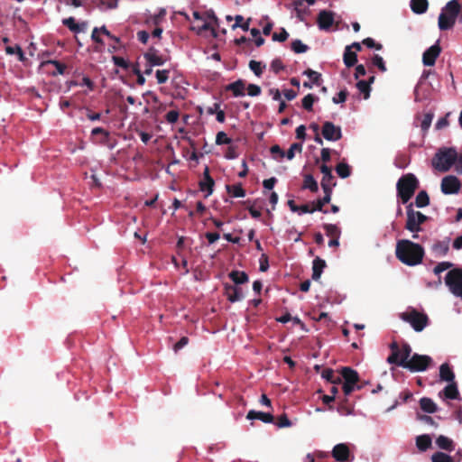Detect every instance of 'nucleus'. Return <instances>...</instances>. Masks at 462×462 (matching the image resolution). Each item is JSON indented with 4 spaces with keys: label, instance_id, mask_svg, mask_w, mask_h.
I'll list each match as a JSON object with an SVG mask.
<instances>
[{
    "label": "nucleus",
    "instance_id": "obj_8",
    "mask_svg": "<svg viewBox=\"0 0 462 462\" xmlns=\"http://www.w3.org/2000/svg\"><path fill=\"white\" fill-rule=\"evenodd\" d=\"M344 379L343 392L345 396L352 393L355 389H361V386L357 385L359 382L358 373L351 367L346 366L341 370V380Z\"/></svg>",
    "mask_w": 462,
    "mask_h": 462
},
{
    "label": "nucleus",
    "instance_id": "obj_57",
    "mask_svg": "<svg viewBox=\"0 0 462 462\" xmlns=\"http://www.w3.org/2000/svg\"><path fill=\"white\" fill-rule=\"evenodd\" d=\"M246 90L247 94L251 97H256L261 94V88L255 84H249Z\"/></svg>",
    "mask_w": 462,
    "mask_h": 462
},
{
    "label": "nucleus",
    "instance_id": "obj_12",
    "mask_svg": "<svg viewBox=\"0 0 462 462\" xmlns=\"http://www.w3.org/2000/svg\"><path fill=\"white\" fill-rule=\"evenodd\" d=\"M322 135L328 141H337L342 137L341 128L331 122H325L322 126Z\"/></svg>",
    "mask_w": 462,
    "mask_h": 462
},
{
    "label": "nucleus",
    "instance_id": "obj_30",
    "mask_svg": "<svg viewBox=\"0 0 462 462\" xmlns=\"http://www.w3.org/2000/svg\"><path fill=\"white\" fill-rule=\"evenodd\" d=\"M420 409L428 413H434L437 411V404L428 397H423L420 400Z\"/></svg>",
    "mask_w": 462,
    "mask_h": 462
},
{
    "label": "nucleus",
    "instance_id": "obj_53",
    "mask_svg": "<svg viewBox=\"0 0 462 462\" xmlns=\"http://www.w3.org/2000/svg\"><path fill=\"white\" fill-rule=\"evenodd\" d=\"M170 71L167 69H158L156 71V79L159 84L165 83L169 79Z\"/></svg>",
    "mask_w": 462,
    "mask_h": 462
},
{
    "label": "nucleus",
    "instance_id": "obj_63",
    "mask_svg": "<svg viewBox=\"0 0 462 462\" xmlns=\"http://www.w3.org/2000/svg\"><path fill=\"white\" fill-rule=\"evenodd\" d=\"M269 268L268 257L266 254H262L260 258V271L266 272Z\"/></svg>",
    "mask_w": 462,
    "mask_h": 462
},
{
    "label": "nucleus",
    "instance_id": "obj_14",
    "mask_svg": "<svg viewBox=\"0 0 462 462\" xmlns=\"http://www.w3.org/2000/svg\"><path fill=\"white\" fill-rule=\"evenodd\" d=\"M334 23V14L330 11L322 10L319 13L317 23L320 30H328Z\"/></svg>",
    "mask_w": 462,
    "mask_h": 462
},
{
    "label": "nucleus",
    "instance_id": "obj_25",
    "mask_svg": "<svg viewBox=\"0 0 462 462\" xmlns=\"http://www.w3.org/2000/svg\"><path fill=\"white\" fill-rule=\"evenodd\" d=\"M436 444L439 448L446 451H453L455 449L454 441L444 435H439L436 439Z\"/></svg>",
    "mask_w": 462,
    "mask_h": 462
},
{
    "label": "nucleus",
    "instance_id": "obj_36",
    "mask_svg": "<svg viewBox=\"0 0 462 462\" xmlns=\"http://www.w3.org/2000/svg\"><path fill=\"white\" fill-rule=\"evenodd\" d=\"M303 75H306L314 85L319 86L322 82L321 74L311 69H306Z\"/></svg>",
    "mask_w": 462,
    "mask_h": 462
},
{
    "label": "nucleus",
    "instance_id": "obj_31",
    "mask_svg": "<svg viewBox=\"0 0 462 462\" xmlns=\"http://www.w3.org/2000/svg\"><path fill=\"white\" fill-rule=\"evenodd\" d=\"M303 5V0L293 1V6L296 12V16L300 21H304L305 15L309 14V9L304 7Z\"/></svg>",
    "mask_w": 462,
    "mask_h": 462
},
{
    "label": "nucleus",
    "instance_id": "obj_46",
    "mask_svg": "<svg viewBox=\"0 0 462 462\" xmlns=\"http://www.w3.org/2000/svg\"><path fill=\"white\" fill-rule=\"evenodd\" d=\"M301 152L302 144L300 143H294L291 145L290 149L285 152V157L288 160H292L295 156V152Z\"/></svg>",
    "mask_w": 462,
    "mask_h": 462
},
{
    "label": "nucleus",
    "instance_id": "obj_55",
    "mask_svg": "<svg viewBox=\"0 0 462 462\" xmlns=\"http://www.w3.org/2000/svg\"><path fill=\"white\" fill-rule=\"evenodd\" d=\"M216 143L217 144H228L231 143V139L224 132H219L217 134Z\"/></svg>",
    "mask_w": 462,
    "mask_h": 462
},
{
    "label": "nucleus",
    "instance_id": "obj_20",
    "mask_svg": "<svg viewBox=\"0 0 462 462\" xmlns=\"http://www.w3.org/2000/svg\"><path fill=\"white\" fill-rule=\"evenodd\" d=\"M431 250L435 256H445L449 250V238H446L442 241H437L432 245Z\"/></svg>",
    "mask_w": 462,
    "mask_h": 462
},
{
    "label": "nucleus",
    "instance_id": "obj_3",
    "mask_svg": "<svg viewBox=\"0 0 462 462\" xmlns=\"http://www.w3.org/2000/svg\"><path fill=\"white\" fill-rule=\"evenodd\" d=\"M460 14V3L458 0H450L441 9L439 15L438 25L440 31H448L453 28Z\"/></svg>",
    "mask_w": 462,
    "mask_h": 462
},
{
    "label": "nucleus",
    "instance_id": "obj_5",
    "mask_svg": "<svg viewBox=\"0 0 462 462\" xmlns=\"http://www.w3.org/2000/svg\"><path fill=\"white\" fill-rule=\"evenodd\" d=\"M457 159V152L454 148L439 150L432 159L435 169L441 172L448 171Z\"/></svg>",
    "mask_w": 462,
    "mask_h": 462
},
{
    "label": "nucleus",
    "instance_id": "obj_27",
    "mask_svg": "<svg viewBox=\"0 0 462 462\" xmlns=\"http://www.w3.org/2000/svg\"><path fill=\"white\" fill-rule=\"evenodd\" d=\"M445 398L449 400H456L459 398V392L456 382L448 383V384L442 391Z\"/></svg>",
    "mask_w": 462,
    "mask_h": 462
},
{
    "label": "nucleus",
    "instance_id": "obj_28",
    "mask_svg": "<svg viewBox=\"0 0 462 462\" xmlns=\"http://www.w3.org/2000/svg\"><path fill=\"white\" fill-rule=\"evenodd\" d=\"M343 61L347 68H351L357 62V55L355 51H351L350 46L345 48Z\"/></svg>",
    "mask_w": 462,
    "mask_h": 462
},
{
    "label": "nucleus",
    "instance_id": "obj_43",
    "mask_svg": "<svg viewBox=\"0 0 462 462\" xmlns=\"http://www.w3.org/2000/svg\"><path fill=\"white\" fill-rule=\"evenodd\" d=\"M356 88L364 95V98L367 99L370 97L371 87L368 85V82L365 80H359L356 83Z\"/></svg>",
    "mask_w": 462,
    "mask_h": 462
},
{
    "label": "nucleus",
    "instance_id": "obj_51",
    "mask_svg": "<svg viewBox=\"0 0 462 462\" xmlns=\"http://www.w3.org/2000/svg\"><path fill=\"white\" fill-rule=\"evenodd\" d=\"M285 69L284 65L282 64V61L280 58H276L273 60L271 62V69L275 73L278 74L281 70H283Z\"/></svg>",
    "mask_w": 462,
    "mask_h": 462
},
{
    "label": "nucleus",
    "instance_id": "obj_48",
    "mask_svg": "<svg viewBox=\"0 0 462 462\" xmlns=\"http://www.w3.org/2000/svg\"><path fill=\"white\" fill-rule=\"evenodd\" d=\"M270 152L275 160H282L285 157V152L278 144L273 145Z\"/></svg>",
    "mask_w": 462,
    "mask_h": 462
},
{
    "label": "nucleus",
    "instance_id": "obj_23",
    "mask_svg": "<svg viewBox=\"0 0 462 462\" xmlns=\"http://www.w3.org/2000/svg\"><path fill=\"white\" fill-rule=\"evenodd\" d=\"M325 267H326V262L323 259L317 257L313 260L312 279L314 281L319 280L321 273Z\"/></svg>",
    "mask_w": 462,
    "mask_h": 462
},
{
    "label": "nucleus",
    "instance_id": "obj_29",
    "mask_svg": "<svg viewBox=\"0 0 462 462\" xmlns=\"http://www.w3.org/2000/svg\"><path fill=\"white\" fill-rule=\"evenodd\" d=\"M428 6V0H411V8L415 14H424L427 11Z\"/></svg>",
    "mask_w": 462,
    "mask_h": 462
},
{
    "label": "nucleus",
    "instance_id": "obj_24",
    "mask_svg": "<svg viewBox=\"0 0 462 462\" xmlns=\"http://www.w3.org/2000/svg\"><path fill=\"white\" fill-rule=\"evenodd\" d=\"M228 277L235 283L234 285H240L246 283L249 281L247 273L242 271L234 270L228 273Z\"/></svg>",
    "mask_w": 462,
    "mask_h": 462
},
{
    "label": "nucleus",
    "instance_id": "obj_11",
    "mask_svg": "<svg viewBox=\"0 0 462 462\" xmlns=\"http://www.w3.org/2000/svg\"><path fill=\"white\" fill-rule=\"evenodd\" d=\"M461 183L459 180L453 175L446 176L441 180L440 189L446 195L457 194L460 190Z\"/></svg>",
    "mask_w": 462,
    "mask_h": 462
},
{
    "label": "nucleus",
    "instance_id": "obj_15",
    "mask_svg": "<svg viewBox=\"0 0 462 462\" xmlns=\"http://www.w3.org/2000/svg\"><path fill=\"white\" fill-rule=\"evenodd\" d=\"M225 295L230 302H236L244 298L243 290L233 284H225Z\"/></svg>",
    "mask_w": 462,
    "mask_h": 462
},
{
    "label": "nucleus",
    "instance_id": "obj_40",
    "mask_svg": "<svg viewBox=\"0 0 462 462\" xmlns=\"http://www.w3.org/2000/svg\"><path fill=\"white\" fill-rule=\"evenodd\" d=\"M453 266V263H450V262H441L439 263H438L435 267H434V273L436 275H439L442 272L446 271V270H448L449 268H451ZM439 283H441V278L440 276H439V281H438Z\"/></svg>",
    "mask_w": 462,
    "mask_h": 462
},
{
    "label": "nucleus",
    "instance_id": "obj_16",
    "mask_svg": "<svg viewBox=\"0 0 462 462\" xmlns=\"http://www.w3.org/2000/svg\"><path fill=\"white\" fill-rule=\"evenodd\" d=\"M215 181L209 174V169L208 166L205 167L203 172V180L199 181V189L201 191H206V197H208L213 192Z\"/></svg>",
    "mask_w": 462,
    "mask_h": 462
},
{
    "label": "nucleus",
    "instance_id": "obj_13",
    "mask_svg": "<svg viewBox=\"0 0 462 462\" xmlns=\"http://www.w3.org/2000/svg\"><path fill=\"white\" fill-rule=\"evenodd\" d=\"M441 52V48L439 46V42H437L434 45L430 46L427 49L422 55V62L425 66H433L436 62L437 58L439 56Z\"/></svg>",
    "mask_w": 462,
    "mask_h": 462
},
{
    "label": "nucleus",
    "instance_id": "obj_10",
    "mask_svg": "<svg viewBox=\"0 0 462 462\" xmlns=\"http://www.w3.org/2000/svg\"><path fill=\"white\" fill-rule=\"evenodd\" d=\"M433 364V360L430 356L413 354L409 362L405 365V369L411 373L426 371Z\"/></svg>",
    "mask_w": 462,
    "mask_h": 462
},
{
    "label": "nucleus",
    "instance_id": "obj_33",
    "mask_svg": "<svg viewBox=\"0 0 462 462\" xmlns=\"http://www.w3.org/2000/svg\"><path fill=\"white\" fill-rule=\"evenodd\" d=\"M417 208H425L430 205V197L426 190H420L415 199Z\"/></svg>",
    "mask_w": 462,
    "mask_h": 462
},
{
    "label": "nucleus",
    "instance_id": "obj_21",
    "mask_svg": "<svg viewBox=\"0 0 462 462\" xmlns=\"http://www.w3.org/2000/svg\"><path fill=\"white\" fill-rule=\"evenodd\" d=\"M226 91L233 93L235 97L245 96V83L242 79H238L226 87Z\"/></svg>",
    "mask_w": 462,
    "mask_h": 462
},
{
    "label": "nucleus",
    "instance_id": "obj_62",
    "mask_svg": "<svg viewBox=\"0 0 462 462\" xmlns=\"http://www.w3.org/2000/svg\"><path fill=\"white\" fill-rule=\"evenodd\" d=\"M189 343V337H182L174 346H173V350L175 352H178L179 350H180L182 347H184L185 346H187Z\"/></svg>",
    "mask_w": 462,
    "mask_h": 462
},
{
    "label": "nucleus",
    "instance_id": "obj_56",
    "mask_svg": "<svg viewBox=\"0 0 462 462\" xmlns=\"http://www.w3.org/2000/svg\"><path fill=\"white\" fill-rule=\"evenodd\" d=\"M62 23L73 32L78 29V23H76L74 17L66 18Z\"/></svg>",
    "mask_w": 462,
    "mask_h": 462
},
{
    "label": "nucleus",
    "instance_id": "obj_58",
    "mask_svg": "<svg viewBox=\"0 0 462 462\" xmlns=\"http://www.w3.org/2000/svg\"><path fill=\"white\" fill-rule=\"evenodd\" d=\"M348 92L346 89L340 90L336 97H333V102L336 104L343 103L347 97Z\"/></svg>",
    "mask_w": 462,
    "mask_h": 462
},
{
    "label": "nucleus",
    "instance_id": "obj_38",
    "mask_svg": "<svg viewBox=\"0 0 462 462\" xmlns=\"http://www.w3.org/2000/svg\"><path fill=\"white\" fill-rule=\"evenodd\" d=\"M323 228L326 231V235L328 236L334 237H340L341 231L338 226L333 224H324Z\"/></svg>",
    "mask_w": 462,
    "mask_h": 462
},
{
    "label": "nucleus",
    "instance_id": "obj_9",
    "mask_svg": "<svg viewBox=\"0 0 462 462\" xmlns=\"http://www.w3.org/2000/svg\"><path fill=\"white\" fill-rule=\"evenodd\" d=\"M445 283L452 294L462 298V269L450 270L445 277Z\"/></svg>",
    "mask_w": 462,
    "mask_h": 462
},
{
    "label": "nucleus",
    "instance_id": "obj_42",
    "mask_svg": "<svg viewBox=\"0 0 462 462\" xmlns=\"http://www.w3.org/2000/svg\"><path fill=\"white\" fill-rule=\"evenodd\" d=\"M249 68L257 77H260L263 74V69H265V64L253 60L249 62Z\"/></svg>",
    "mask_w": 462,
    "mask_h": 462
},
{
    "label": "nucleus",
    "instance_id": "obj_54",
    "mask_svg": "<svg viewBox=\"0 0 462 462\" xmlns=\"http://www.w3.org/2000/svg\"><path fill=\"white\" fill-rule=\"evenodd\" d=\"M113 62L116 66L120 67L122 69H128V62L120 56H113L112 57Z\"/></svg>",
    "mask_w": 462,
    "mask_h": 462
},
{
    "label": "nucleus",
    "instance_id": "obj_50",
    "mask_svg": "<svg viewBox=\"0 0 462 462\" xmlns=\"http://www.w3.org/2000/svg\"><path fill=\"white\" fill-rule=\"evenodd\" d=\"M91 134L93 136L100 135L101 136L100 142H102V143H106L109 136V133L101 127L93 128L91 131Z\"/></svg>",
    "mask_w": 462,
    "mask_h": 462
},
{
    "label": "nucleus",
    "instance_id": "obj_49",
    "mask_svg": "<svg viewBox=\"0 0 462 462\" xmlns=\"http://www.w3.org/2000/svg\"><path fill=\"white\" fill-rule=\"evenodd\" d=\"M372 64L377 67L382 72H385L387 70L383 59L378 54L374 55Z\"/></svg>",
    "mask_w": 462,
    "mask_h": 462
},
{
    "label": "nucleus",
    "instance_id": "obj_47",
    "mask_svg": "<svg viewBox=\"0 0 462 462\" xmlns=\"http://www.w3.org/2000/svg\"><path fill=\"white\" fill-rule=\"evenodd\" d=\"M191 30L196 31L198 34H201L203 32L210 30L212 32L213 36L217 35L215 29L212 28L210 23H208L207 22H204L201 25H198V26L192 25Z\"/></svg>",
    "mask_w": 462,
    "mask_h": 462
},
{
    "label": "nucleus",
    "instance_id": "obj_22",
    "mask_svg": "<svg viewBox=\"0 0 462 462\" xmlns=\"http://www.w3.org/2000/svg\"><path fill=\"white\" fill-rule=\"evenodd\" d=\"M439 378L441 381L448 383L455 382V374L448 363H444L440 365Z\"/></svg>",
    "mask_w": 462,
    "mask_h": 462
},
{
    "label": "nucleus",
    "instance_id": "obj_7",
    "mask_svg": "<svg viewBox=\"0 0 462 462\" xmlns=\"http://www.w3.org/2000/svg\"><path fill=\"white\" fill-rule=\"evenodd\" d=\"M406 215L407 219L405 228L412 233H418L421 231L420 226L429 219V217L422 214L420 211H415L413 209L412 203L407 205Z\"/></svg>",
    "mask_w": 462,
    "mask_h": 462
},
{
    "label": "nucleus",
    "instance_id": "obj_45",
    "mask_svg": "<svg viewBox=\"0 0 462 462\" xmlns=\"http://www.w3.org/2000/svg\"><path fill=\"white\" fill-rule=\"evenodd\" d=\"M336 186V181L334 180V176H323L321 180V188L322 189H332L333 187Z\"/></svg>",
    "mask_w": 462,
    "mask_h": 462
},
{
    "label": "nucleus",
    "instance_id": "obj_34",
    "mask_svg": "<svg viewBox=\"0 0 462 462\" xmlns=\"http://www.w3.org/2000/svg\"><path fill=\"white\" fill-rule=\"evenodd\" d=\"M336 171L340 178L346 179L351 175L352 170L346 162H341L336 166Z\"/></svg>",
    "mask_w": 462,
    "mask_h": 462
},
{
    "label": "nucleus",
    "instance_id": "obj_6",
    "mask_svg": "<svg viewBox=\"0 0 462 462\" xmlns=\"http://www.w3.org/2000/svg\"><path fill=\"white\" fill-rule=\"evenodd\" d=\"M400 318L411 324L416 332L422 331L429 324V317L425 313L419 312L416 309L411 308L401 313Z\"/></svg>",
    "mask_w": 462,
    "mask_h": 462
},
{
    "label": "nucleus",
    "instance_id": "obj_64",
    "mask_svg": "<svg viewBox=\"0 0 462 462\" xmlns=\"http://www.w3.org/2000/svg\"><path fill=\"white\" fill-rule=\"evenodd\" d=\"M276 182H277V179L274 177H272L270 179L264 180L263 181V185L264 189L271 190L273 189Z\"/></svg>",
    "mask_w": 462,
    "mask_h": 462
},
{
    "label": "nucleus",
    "instance_id": "obj_60",
    "mask_svg": "<svg viewBox=\"0 0 462 462\" xmlns=\"http://www.w3.org/2000/svg\"><path fill=\"white\" fill-rule=\"evenodd\" d=\"M87 87L88 90H94L95 84L88 77H83L79 81V87Z\"/></svg>",
    "mask_w": 462,
    "mask_h": 462
},
{
    "label": "nucleus",
    "instance_id": "obj_17",
    "mask_svg": "<svg viewBox=\"0 0 462 462\" xmlns=\"http://www.w3.org/2000/svg\"><path fill=\"white\" fill-rule=\"evenodd\" d=\"M350 451L346 444L340 443L336 445L332 450L333 457L338 462H346L348 460Z\"/></svg>",
    "mask_w": 462,
    "mask_h": 462
},
{
    "label": "nucleus",
    "instance_id": "obj_41",
    "mask_svg": "<svg viewBox=\"0 0 462 462\" xmlns=\"http://www.w3.org/2000/svg\"><path fill=\"white\" fill-rule=\"evenodd\" d=\"M317 97L313 94H308L302 98V106L307 112H312V106Z\"/></svg>",
    "mask_w": 462,
    "mask_h": 462
},
{
    "label": "nucleus",
    "instance_id": "obj_18",
    "mask_svg": "<svg viewBox=\"0 0 462 462\" xmlns=\"http://www.w3.org/2000/svg\"><path fill=\"white\" fill-rule=\"evenodd\" d=\"M143 57L151 67L162 66L165 62V59L159 55L154 48H150L149 51L143 54Z\"/></svg>",
    "mask_w": 462,
    "mask_h": 462
},
{
    "label": "nucleus",
    "instance_id": "obj_19",
    "mask_svg": "<svg viewBox=\"0 0 462 462\" xmlns=\"http://www.w3.org/2000/svg\"><path fill=\"white\" fill-rule=\"evenodd\" d=\"M246 419L253 420H260L264 423H273L274 420V417L270 412L257 411L254 410H250L247 412Z\"/></svg>",
    "mask_w": 462,
    "mask_h": 462
},
{
    "label": "nucleus",
    "instance_id": "obj_4",
    "mask_svg": "<svg viewBox=\"0 0 462 462\" xmlns=\"http://www.w3.org/2000/svg\"><path fill=\"white\" fill-rule=\"evenodd\" d=\"M391 354L387 357V363L396 365L405 368V364L409 362L411 354V347L408 343H404L402 347L396 341L390 344Z\"/></svg>",
    "mask_w": 462,
    "mask_h": 462
},
{
    "label": "nucleus",
    "instance_id": "obj_1",
    "mask_svg": "<svg viewBox=\"0 0 462 462\" xmlns=\"http://www.w3.org/2000/svg\"><path fill=\"white\" fill-rule=\"evenodd\" d=\"M423 247L411 240H400L396 244L395 255L402 263L414 266L420 264L424 257Z\"/></svg>",
    "mask_w": 462,
    "mask_h": 462
},
{
    "label": "nucleus",
    "instance_id": "obj_52",
    "mask_svg": "<svg viewBox=\"0 0 462 462\" xmlns=\"http://www.w3.org/2000/svg\"><path fill=\"white\" fill-rule=\"evenodd\" d=\"M289 37V33L284 28H282L281 32L279 33L274 32L272 36L273 41L283 42H285Z\"/></svg>",
    "mask_w": 462,
    "mask_h": 462
},
{
    "label": "nucleus",
    "instance_id": "obj_26",
    "mask_svg": "<svg viewBox=\"0 0 462 462\" xmlns=\"http://www.w3.org/2000/svg\"><path fill=\"white\" fill-rule=\"evenodd\" d=\"M432 444V440L430 435L423 434L416 438V447L421 452L428 450Z\"/></svg>",
    "mask_w": 462,
    "mask_h": 462
},
{
    "label": "nucleus",
    "instance_id": "obj_61",
    "mask_svg": "<svg viewBox=\"0 0 462 462\" xmlns=\"http://www.w3.org/2000/svg\"><path fill=\"white\" fill-rule=\"evenodd\" d=\"M311 204V207L313 208V211H320V212H323L324 214H327L328 213V210L324 209V204L322 203V201L319 199H317L316 201H313L310 203Z\"/></svg>",
    "mask_w": 462,
    "mask_h": 462
},
{
    "label": "nucleus",
    "instance_id": "obj_39",
    "mask_svg": "<svg viewBox=\"0 0 462 462\" xmlns=\"http://www.w3.org/2000/svg\"><path fill=\"white\" fill-rule=\"evenodd\" d=\"M431 462H455V460L449 455L438 451L432 455Z\"/></svg>",
    "mask_w": 462,
    "mask_h": 462
},
{
    "label": "nucleus",
    "instance_id": "obj_59",
    "mask_svg": "<svg viewBox=\"0 0 462 462\" xmlns=\"http://www.w3.org/2000/svg\"><path fill=\"white\" fill-rule=\"evenodd\" d=\"M277 425L280 428H286L291 426V422L286 414H282L278 418Z\"/></svg>",
    "mask_w": 462,
    "mask_h": 462
},
{
    "label": "nucleus",
    "instance_id": "obj_37",
    "mask_svg": "<svg viewBox=\"0 0 462 462\" xmlns=\"http://www.w3.org/2000/svg\"><path fill=\"white\" fill-rule=\"evenodd\" d=\"M321 376L334 384L341 383V377H336L334 371L331 368L324 369L321 373Z\"/></svg>",
    "mask_w": 462,
    "mask_h": 462
},
{
    "label": "nucleus",
    "instance_id": "obj_35",
    "mask_svg": "<svg viewBox=\"0 0 462 462\" xmlns=\"http://www.w3.org/2000/svg\"><path fill=\"white\" fill-rule=\"evenodd\" d=\"M303 189H308L311 192H317L319 190L318 182L315 180L312 175L307 174L303 180Z\"/></svg>",
    "mask_w": 462,
    "mask_h": 462
},
{
    "label": "nucleus",
    "instance_id": "obj_44",
    "mask_svg": "<svg viewBox=\"0 0 462 462\" xmlns=\"http://www.w3.org/2000/svg\"><path fill=\"white\" fill-rule=\"evenodd\" d=\"M291 47L295 53H303L309 50V47L306 44H304L300 40H294L291 42Z\"/></svg>",
    "mask_w": 462,
    "mask_h": 462
},
{
    "label": "nucleus",
    "instance_id": "obj_2",
    "mask_svg": "<svg viewBox=\"0 0 462 462\" xmlns=\"http://www.w3.org/2000/svg\"><path fill=\"white\" fill-rule=\"evenodd\" d=\"M419 180L412 173L402 175L396 183L397 197L402 204H407L419 188Z\"/></svg>",
    "mask_w": 462,
    "mask_h": 462
},
{
    "label": "nucleus",
    "instance_id": "obj_32",
    "mask_svg": "<svg viewBox=\"0 0 462 462\" xmlns=\"http://www.w3.org/2000/svg\"><path fill=\"white\" fill-rule=\"evenodd\" d=\"M227 193L234 198H244L245 190L243 189L242 184L226 185Z\"/></svg>",
    "mask_w": 462,
    "mask_h": 462
}]
</instances>
